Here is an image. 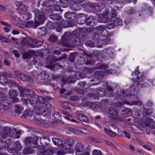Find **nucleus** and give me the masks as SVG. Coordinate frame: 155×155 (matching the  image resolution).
I'll return each mask as SVG.
<instances>
[{"mask_svg": "<svg viewBox=\"0 0 155 155\" xmlns=\"http://www.w3.org/2000/svg\"><path fill=\"white\" fill-rule=\"evenodd\" d=\"M135 73H133L132 75H133L134 74L137 75V78H132V80L134 81H137V85L138 86V87H146V86L144 84L146 83V82H144L145 80V76L142 75L140 76V77H138L137 74L138 75L140 73V72L137 70H135Z\"/></svg>", "mask_w": 155, "mask_h": 155, "instance_id": "nucleus-1", "label": "nucleus"}, {"mask_svg": "<svg viewBox=\"0 0 155 155\" xmlns=\"http://www.w3.org/2000/svg\"><path fill=\"white\" fill-rule=\"evenodd\" d=\"M72 37L71 34L70 32H66L64 36H62L60 43L63 45L67 47H71V37Z\"/></svg>", "mask_w": 155, "mask_h": 155, "instance_id": "nucleus-2", "label": "nucleus"}, {"mask_svg": "<svg viewBox=\"0 0 155 155\" xmlns=\"http://www.w3.org/2000/svg\"><path fill=\"white\" fill-rule=\"evenodd\" d=\"M99 79L96 78H94L93 79H89L88 80V82L90 81L91 82H93L86 84L84 82H81L79 83L78 85L82 88L87 89L91 85H97L99 83Z\"/></svg>", "mask_w": 155, "mask_h": 155, "instance_id": "nucleus-3", "label": "nucleus"}, {"mask_svg": "<svg viewBox=\"0 0 155 155\" xmlns=\"http://www.w3.org/2000/svg\"><path fill=\"white\" fill-rule=\"evenodd\" d=\"M35 16V21L38 24V26L41 24L43 23L45 21V17L44 14L42 12H40L38 11H36Z\"/></svg>", "mask_w": 155, "mask_h": 155, "instance_id": "nucleus-4", "label": "nucleus"}, {"mask_svg": "<svg viewBox=\"0 0 155 155\" xmlns=\"http://www.w3.org/2000/svg\"><path fill=\"white\" fill-rule=\"evenodd\" d=\"M84 150V147L81 143H78L76 145L75 150L76 155H89L88 153L83 154V152Z\"/></svg>", "mask_w": 155, "mask_h": 155, "instance_id": "nucleus-5", "label": "nucleus"}, {"mask_svg": "<svg viewBox=\"0 0 155 155\" xmlns=\"http://www.w3.org/2000/svg\"><path fill=\"white\" fill-rule=\"evenodd\" d=\"M145 125L151 129L155 128V123L152 118H147L144 120Z\"/></svg>", "mask_w": 155, "mask_h": 155, "instance_id": "nucleus-6", "label": "nucleus"}, {"mask_svg": "<svg viewBox=\"0 0 155 155\" xmlns=\"http://www.w3.org/2000/svg\"><path fill=\"white\" fill-rule=\"evenodd\" d=\"M11 104L7 100H4L2 104V108L5 112H8L11 110Z\"/></svg>", "mask_w": 155, "mask_h": 155, "instance_id": "nucleus-7", "label": "nucleus"}, {"mask_svg": "<svg viewBox=\"0 0 155 155\" xmlns=\"http://www.w3.org/2000/svg\"><path fill=\"white\" fill-rule=\"evenodd\" d=\"M72 37H71V40L70 41L71 43V46H73V45H79L80 44L79 39L77 35H74L71 34Z\"/></svg>", "mask_w": 155, "mask_h": 155, "instance_id": "nucleus-8", "label": "nucleus"}, {"mask_svg": "<svg viewBox=\"0 0 155 155\" xmlns=\"http://www.w3.org/2000/svg\"><path fill=\"white\" fill-rule=\"evenodd\" d=\"M54 151L52 147L51 146L48 147H45L41 152L43 155H51L54 153Z\"/></svg>", "mask_w": 155, "mask_h": 155, "instance_id": "nucleus-9", "label": "nucleus"}, {"mask_svg": "<svg viewBox=\"0 0 155 155\" xmlns=\"http://www.w3.org/2000/svg\"><path fill=\"white\" fill-rule=\"evenodd\" d=\"M123 23V21L120 19L117 18H115L114 19L113 23L110 24L108 27L109 28H113L114 26L121 25Z\"/></svg>", "mask_w": 155, "mask_h": 155, "instance_id": "nucleus-10", "label": "nucleus"}, {"mask_svg": "<svg viewBox=\"0 0 155 155\" xmlns=\"http://www.w3.org/2000/svg\"><path fill=\"white\" fill-rule=\"evenodd\" d=\"M63 148L64 150H58L57 153V155H64L67 153H72L73 152L72 149L69 147L64 146Z\"/></svg>", "mask_w": 155, "mask_h": 155, "instance_id": "nucleus-11", "label": "nucleus"}, {"mask_svg": "<svg viewBox=\"0 0 155 155\" xmlns=\"http://www.w3.org/2000/svg\"><path fill=\"white\" fill-rule=\"evenodd\" d=\"M86 5L92 8L95 12H99L101 11L100 6L97 3H93L88 2L86 3Z\"/></svg>", "mask_w": 155, "mask_h": 155, "instance_id": "nucleus-12", "label": "nucleus"}, {"mask_svg": "<svg viewBox=\"0 0 155 155\" xmlns=\"http://www.w3.org/2000/svg\"><path fill=\"white\" fill-rule=\"evenodd\" d=\"M108 114H111L114 116H117L118 115V110L116 107L112 106L108 109Z\"/></svg>", "mask_w": 155, "mask_h": 155, "instance_id": "nucleus-13", "label": "nucleus"}, {"mask_svg": "<svg viewBox=\"0 0 155 155\" xmlns=\"http://www.w3.org/2000/svg\"><path fill=\"white\" fill-rule=\"evenodd\" d=\"M87 17L83 13H80L78 16L77 22L80 24H83L85 23Z\"/></svg>", "mask_w": 155, "mask_h": 155, "instance_id": "nucleus-14", "label": "nucleus"}, {"mask_svg": "<svg viewBox=\"0 0 155 155\" xmlns=\"http://www.w3.org/2000/svg\"><path fill=\"white\" fill-rule=\"evenodd\" d=\"M11 129L9 127H6L4 128V131L1 134L2 137L5 139L8 137L10 136Z\"/></svg>", "mask_w": 155, "mask_h": 155, "instance_id": "nucleus-15", "label": "nucleus"}, {"mask_svg": "<svg viewBox=\"0 0 155 155\" xmlns=\"http://www.w3.org/2000/svg\"><path fill=\"white\" fill-rule=\"evenodd\" d=\"M41 143L42 145H48L49 144L50 140L48 136H42L40 139Z\"/></svg>", "mask_w": 155, "mask_h": 155, "instance_id": "nucleus-16", "label": "nucleus"}, {"mask_svg": "<svg viewBox=\"0 0 155 155\" xmlns=\"http://www.w3.org/2000/svg\"><path fill=\"white\" fill-rule=\"evenodd\" d=\"M22 90H19L20 91V94L23 95L25 94L27 95H31L34 94V92L31 89H26L24 90L21 87Z\"/></svg>", "mask_w": 155, "mask_h": 155, "instance_id": "nucleus-17", "label": "nucleus"}, {"mask_svg": "<svg viewBox=\"0 0 155 155\" xmlns=\"http://www.w3.org/2000/svg\"><path fill=\"white\" fill-rule=\"evenodd\" d=\"M38 23L36 22L35 21V22L32 21H28L25 24V26L26 27H32L34 28H36L38 25Z\"/></svg>", "mask_w": 155, "mask_h": 155, "instance_id": "nucleus-18", "label": "nucleus"}, {"mask_svg": "<svg viewBox=\"0 0 155 155\" xmlns=\"http://www.w3.org/2000/svg\"><path fill=\"white\" fill-rule=\"evenodd\" d=\"M34 150L29 147H25L22 151V153L24 155L31 154L34 153Z\"/></svg>", "mask_w": 155, "mask_h": 155, "instance_id": "nucleus-19", "label": "nucleus"}, {"mask_svg": "<svg viewBox=\"0 0 155 155\" xmlns=\"http://www.w3.org/2000/svg\"><path fill=\"white\" fill-rule=\"evenodd\" d=\"M76 15V13L75 12H66L64 15L66 18L71 20L74 19L75 18Z\"/></svg>", "mask_w": 155, "mask_h": 155, "instance_id": "nucleus-20", "label": "nucleus"}, {"mask_svg": "<svg viewBox=\"0 0 155 155\" xmlns=\"http://www.w3.org/2000/svg\"><path fill=\"white\" fill-rule=\"evenodd\" d=\"M38 95L34 94H32L31 98L29 99V101L31 104H35L38 102Z\"/></svg>", "mask_w": 155, "mask_h": 155, "instance_id": "nucleus-21", "label": "nucleus"}, {"mask_svg": "<svg viewBox=\"0 0 155 155\" xmlns=\"http://www.w3.org/2000/svg\"><path fill=\"white\" fill-rule=\"evenodd\" d=\"M6 74L0 72V83L2 84L6 83Z\"/></svg>", "mask_w": 155, "mask_h": 155, "instance_id": "nucleus-22", "label": "nucleus"}, {"mask_svg": "<svg viewBox=\"0 0 155 155\" xmlns=\"http://www.w3.org/2000/svg\"><path fill=\"white\" fill-rule=\"evenodd\" d=\"M9 85L12 87H17L19 90H22L21 87L20 86L19 84L15 82H14L13 80H10L8 82Z\"/></svg>", "mask_w": 155, "mask_h": 155, "instance_id": "nucleus-23", "label": "nucleus"}, {"mask_svg": "<svg viewBox=\"0 0 155 155\" xmlns=\"http://www.w3.org/2000/svg\"><path fill=\"white\" fill-rule=\"evenodd\" d=\"M30 53L34 54L35 53V52L33 51H29L28 53H24L23 54V58L25 59H31L32 57V56Z\"/></svg>", "mask_w": 155, "mask_h": 155, "instance_id": "nucleus-24", "label": "nucleus"}, {"mask_svg": "<svg viewBox=\"0 0 155 155\" xmlns=\"http://www.w3.org/2000/svg\"><path fill=\"white\" fill-rule=\"evenodd\" d=\"M74 141L73 139L69 138L64 143V147H66L65 146H68L69 147L71 146L74 144Z\"/></svg>", "mask_w": 155, "mask_h": 155, "instance_id": "nucleus-25", "label": "nucleus"}, {"mask_svg": "<svg viewBox=\"0 0 155 155\" xmlns=\"http://www.w3.org/2000/svg\"><path fill=\"white\" fill-rule=\"evenodd\" d=\"M38 137L37 136H35L31 140V146L33 147H35L37 145V142L38 140Z\"/></svg>", "mask_w": 155, "mask_h": 155, "instance_id": "nucleus-26", "label": "nucleus"}, {"mask_svg": "<svg viewBox=\"0 0 155 155\" xmlns=\"http://www.w3.org/2000/svg\"><path fill=\"white\" fill-rule=\"evenodd\" d=\"M63 82H64L65 83L70 84L71 83H74V78L72 76H71L68 77L67 79H65L64 78L62 79Z\"/></svg>", "mask_w": 155, "mask_h": 155, "instance_id": "nucleus-27", "label": "nucleus"}, {"mask_svg": "<svg viewBox=\"0 0 155 155\" xmlns=\"http://www.w3.org/2000/svg\"><path fill=\"white\" fill-rule=\"evenodd\" d=\"M78 118L81 121L87 122L88 121V118L85 116L81 114H79L77 115Z\"/></svg>", "mask_w": 155, "mask_h": 155, "instance_id": "nucleus-28", "label": "nucleus"}, {"mask_svg": "<svg viewBox=\"0 0 155 155\" xmlns=\"http://www.w3.org/2000/svg\"><path fill=\"white\" fill-rule=\"evenodd\" d=\"M13 147L18 152L21 150L22 147L18 141H16L13 144Z\"/></svg>", "mask_w": 155, "mask_h": 155, "instance_id": "nucleus-29", "label": "nucleus"}, {"mask_svg": "<svg viewBox=\"0 0 155 155\" xmlns=\"http://www.w3.org/2000/svg\"><path fill=\"white\" fill-rule=\"evenodd\" d=\"M53 143L56 146H59L62 143V141L60 139L56 137H54L52 139Z\"/></svg>", "mask_w": 155, "mask_h": 155, "instance_id": "nucleus-30", "label": "nucleus"}, {"mask_svg": "<svg viewBox=\"0 0 155 155\" xmlns=\"http://www.w3.org/2000/svg\"><path fill=\"white\" fill-rule=\"evenodd\" d=\"M38 29V32L39 34H41L42 36H44L45 35L47 32V30L45 27L39 28Z\"/></svg>", "mask_w": 155, "mask_h": 155, "instance_id": "nucleus-31", "label": "nucleus"}, {"mask_svg": "<svg viewBox=\"0 0 155 155\" xmlns=\"http://www.w3.org/2000/svg\"><path fill=\"white\" fill-rule=\"evenodd\" d=\"M8 94L11 98L16 97L18 95V94L16 92V91L15 90H10Z\"/></svg>", "mask_w": 155, "mask_h": 155, "instance_id": "nucleus-32", "label": "nucleus"}, {"mask_svg": "<svg viewBox=\"0 0 155 155\" xmlns=\"http://www.w3.org/2000/svg\"><path fill=\"white\" fill-rule=\"evenodd\" d=\"M108 66L105 64H101L99 65L98 66L95 67L96 69H104L105 70V72L107 73H110L109 71L106 68H107Z\"/></svg>", "mask_w": 155, "mask_h": 155, "instance_id": "nucleus-33", "label": "nucleus"}, {"mask_svg": "<svg viewBox=\"0 0 155 155\" xmlns=\"http://www.w3.org/2000/svg\"><path fill=\"white\" fill-rule=\"evenodd\" d=\"M104 132L107 134L111 137H114L116 135V134L112 131L108 129L104 128Z\"/></svg>", "mask_w": 155, "mask_h": 155, "instance_id": "nucleus-34", "label": "nucleus"}, {"mask_svg": "<svg viewBox=\"0 0 155 155\" xmlns=\"http://www.w3.org/2000/svg\"><path fill=\"white\" fill-rule=\"evenodd\" d=\"M123 112V114H124L125 116H129L132 114V111L131 109L130 108L127 109L125 110H122Z\"/></svg>", "mask_w": 155, "mask_h": 155, "instance_id": "nucleus-35", "label": "nucleus"}, {"mask_svg": "<svg viewBox=\"0 0 155 155\" xmlns=\"http://www.w3.org/2000/svg\"><path fill=\"white\" fill-rule=\"evenodd\" d=\"M50 18L53 20H60L62 19V17L59 15L56 14H52L50 16Z\"/></svg>", "mask_w": 155, "mask_h": 155, "instance_id": "nucleus-36", "label": "nucleus"}, {"mask_svg": "<svg viewBox=\"0 0 155 155\" xmlns=\"http://www.w3.org/2000/svg\"><path fill=\"white\" fill-rule=\"evenodd\" d=\"M17 134V131H16V130L15 128L11 129V131L10 132L9 137L18 138L19 137H18V136H16Z\"/></svg>", "mask_w": 155, "mask_h": 155, "instance_id": "nucleus-37", "label": "nucleus"}, {"mask_svg": "<svg viewBox=\"0 0 155 155\" xmlns=\"http://www.w3.org/2000/svg\"><path fill=\"white\" fill-rule=\"evenodd\" d=\"M31 112L29 110H26L24 112L23 115L22 116V117H24V118H26L27 117H31V115L30 114Z\"/></svg>", "mask_w": 155, "mask_h": 155, "instance_id": "nucleus-38", "label": "nucleus"}, {"mask_svg": "<svg viewBox=\"0 0 155 155\" xmlns=\"http://www.w3.org/2000/svg\"><path fill=\"white\" fill-rule=\"evenodd\" d=\"M129 104V103L127 101H123L122 102H116L115 104V106H116L118 107H121L122 105L124 104Z\"/></svg>", "mask_w": 155, "mask_h": 155, "instance_id": "nucleus-39", "label": "nucleus"}, {"mask_svg": "<svg viewBox=\"0 0 155 155\" xmlns=\"http://www.w3.org/2000/svg\"><path fill=\"white\" fill-rule=\"evenodd\" d=\"M58 40V37L55 35H51L50 36L48 40L52 42H55Z\"/></svg>", "mask_w": 155, "mask_h": 155, "instance_id": "nucleus-40", "label": "nucleus"}, {"mask_svg": "<svg viewBox=\"0 0 155 155\" xmlns=\"http://www.w3.org/2000/svg\"><path fill=\"white\" fill-rule=\"evenodd\" d=\"M29 40H31V39L28 37L24 38L21 41V43L22 45H25L29 43Z\"/></svg>", "mask_w": 155, "mask_h": 155, "instance_id": "nucleus-41", "label": "nucleus"}, {"mask_svg": "<svg viewBox=\"0 0 155 155\" xmlns=\"http://www.w3.org/2000/svg\"><path fill=\"white\" fill-rule=\"evenodd\" d=\"M94 68H85L83 69V72L84 73L87 74L90 73L94 71Z\"/></svg>", "mask_w": 155, "mask_h": 155, "instance_id": "nucleus-42", "label": "nucleus"}, {"mask_svg": "<svg viewBox=\"0 0 155 155\" xmlns=\"http://www.w3.org/2000/svg\"><path fill=\"white\" fill-rule=\"evenodd\" d=\"M8 151L9 153H12L13 155H17L18 153V152L14 147L9 148Z\"/></svg>", "mask_w": 155, "mask_h": 155, "instance_id": "nucleus-43", "label": "nucleus"}, {"mask_svg": "<svg viewBox=\"0 0 155 155\" xmlns=\"http://www.w3.org/2000/svg\"><path fill=\"white\" fill-rule=\"evenodd\" d=\"M32 138L30 137H26L25 138L24 142L26 145H29L31 142Z\"/></svg>", "mask_w": 155, "mask_h": 155, "instance_id": "nucleus-44", "label": "nucleus"}, {"mask_svg": "<svg viewBox=\"0 0 155 155\" xmlns=\"http://www.w3.org/2000/svg\"><path fill=\"white\" fill-rule=\"evenodd\" d=\"M61 114L59 113L56 112L54 114V117L57 121H60L61 120Z\"/></svg>", "mask_w": 155, "mask_h": 155, "instance_id": "nucleus-45", "label": "nucleus"}, {"mask_svg": "<svg viewBox=\"0 0 155 155\" xmlns=\"http://www.w3.org/2000/svg\"><path fill=\"white\" fill-rule=\"evenodd\" d=\"M46 101V99L41 96H38V102L44 103Z\"/></svg>", "mask_w": 155, "mask_h": 155, "instance_id": "nucleus-46", "label": "nucleus"}, {"mask_svg": "<svg viewBox=\"0 0 155 155\" xmlns=\"http://www.w3.org/2000/svg\"><path fill=\"white\" fill-rule=\"evenodd\" d=\"M15 111L16 113L20 114L22 110V108L20 107L18 105H15Z\"/></svg>", "mask_w": 155, "mask_h": 155, "instance_id": "nucleus-47", "label": "nucleus"}, {"mask_svg": "<svg viewBox=\"0 0 155 155\" xmlns=\"http://www.w3.org/2000/svg\"><path fill=\"white\" fill-rule=\"evenodd\" d=\"M0 40L3 42L8 43L10 42V40L2 36H0Z\"/></svg>", "mask_w": 155, "mask_h": 155, "instance_id": "nucleus-48", "label": "nucleus"}, {"mask_svg": "<svg viewBox=\"0 0 155 155\" xmlns=\"http://www.w3.org/2000/svg\"><path fill=\"white\" fill-rule=\"evenodd\" d=\"M92 18V16H88L87 18H86L85 22H86V24L87 25H89L91 23L93 19V18Z\"/></svg>", "mask_w": 155, "mask_h": 155, "instance_id": "nucleus-49", "label": "nucleus"}, {"mask_svg": "<svg viewBox=\"0 0 155 155\" xmlns=\"http://www.w3.org/2000/svg\"><path fill=\"white\" fill-rule=\"evenodd\" d=\"M40 76L41 77L42 79H46L48 77V75L45 71L42 72L40 74Z\"/></svg>", "mask_w": 155, "mask_h": 155, "instance_id": "nucleus-50", "label": "nucleus"}, {"mask_svg": "<svg viewBox=\"0 0 155 155\" xmlns=\"http://www.w3.org/2000/svg\"><path fill=\"white\" fill-rule=\"evenodd\" d=\"M117 15L116 11L113 9H112L110 14V16L112 17V18H114L117 16Z\"/></svg>", "mask_w": 155, "mask_h": 155, "instance_id": "nucleus-51", "label": "nucleus"}, {"mask_svg": "<svg viewBox=\"0 0 155 155\" xmlns=\"http://www.w3.org/2000/svg\"><path fill=\"white\" fill-rule=\"evenodd\" d=\"M51 1H44L42 5L43 7H48L51 6Z\"/></svg>", "mask_w": 155, "mask_h": 155, "instance_id": "nucleus-52", "label": "nucleus"}, {"mask_svg": "<svg viewBox=\"0 0 155 155\" xmlns=\"http://www.w3.org/2000/svg\"><path fill=\"white\" fill-rule=\"evenodd\" d=\"M62 107L64 109H68L69 107L68 103V102H64L61 104Z\"/></svg>", "mask_w": 155, "mask_h": 155, "instance_id": "nucleus-53", "label": "nucleus"}, {"mask_svg": "<svg viewBox=\"0 0 155 155\" xmlns=\"http://www.w3.org/2000/svg\"><path fill=\"white\" fill-rule=\"evenodd\" d=\"M27 77L26 75L21 73L19 78L23 81H27Z\"/></svg>", "mask_w": 155, "mask_h": 155, "instance_id": "nucleus-54", "label": "nucleus"}, {"mask_svg": "<svg viewBox=\"0 0 155 155\" xmlns=\"http://www.w3.org/2000/svg\"><path fill=\"white\" fill-rule=\"evenodd\" d=\"M86 45L90 47H94V44L91 40H89L86 43Z\"/></svg>", "mask_w": 155, "mask_h": 155, "instance_id": "nucleus-55", "label": "nucleus"}, {"mask_svg": "<svg viewBox=\"0 0 155 155\" xmlns=\"http://www.w3.org/2000/svg\"><path fill=\"white\" fill-rule=\"evenodd\" d=\"M11 142L9 139H6L4 142V146L5 147H8L11 145Z\"/></svg>", "mask_w": 155, "mask_h": 155, "instance_id": "nucleus-56", "label": "nucleus"}, {"mask_svg": "<svg viewBox=\"0 0 155 155\" xmlns=\"http://www.w3.org/2000/svg\"><path fill=\"white\" fill-rule=\"evenodd\" d=\"M93 155H101L102 152L100 150H95L93 151Z\"/></svg>", "mask_w": 155, "mask_h": 155, "instance_id": "nucleus-57", "label": "nucleus"}, {"mask_svg": "<svg viewBox=\"0 0 155 155\" xmlns=\"http://www.w3.org/2000/svg\"><path fill=\"white\" fill-rule=\"evenodd\" d=\"M75 54H70L69 58V60L71 62H73L75 59Z\"/></svg>", "mask_w": 155, "mask_h": 155, "instance_id": "nucleus-58", "label": "nucleus"}, {"mask_svg": "<svg viewBox=\"0 0 155 155\" xmlns=\"http://www.w3.org/2000/svg\"><path fill=\"white\" fill-rule=\"evenodd\" d=\"M128 147L132 152H134L136 150L137 148L131 144H129V145Z\"/></svg>", "mask_w": 155, "mask_h": 155, "instance_id": "nucleus-59", "label": "nucleus"}, {"mask_svg": "<svg viewBox=\"0 0 155 155\" xmlns=\"http://www.w3.org/2000/svg\"><path fill=\"white\" fill-rule=\"evenodd\" d=\"M112 17L109 16H105L103 17L104 19V22H109L112 20Z\"/></svg>", "mask_w": 155, "mask_h": 155, "instance_id": "nucleus-60", "label": "nucleus"}, {"mask_svg": "<svg viewBox=\"0 0 155 155\" xmlns=\"http://www.w3.org/2000/svg\"><path fill=\"white\" fill-rule=\"evenodd\" d=\"M134 130V132L136 134L140 133L141 132L140 128L137 126H135Z\"/></svg>", "mask_w": 155, "mask_h": 155, "instance_id": "nucleus-61", "label": "nucleus"}, {"mask_svg": "<svg viewBox=\"0 0 155 155\" xmlns=\"http://www.w3.org/2000/svg\"><path fill=\"white\" fill-rule=\"evenodd\" d=\"M132 104H135L138 105L139 106H141L142 105V102L140 101H133L132 102Z\"/></svg>", "mask_w": 155, "mask_h": 155, "instance_id": "nucleus-62", "label": "nucleus"}, {"mask_svg": "<svg viewBox=\"0 0 155 155\" xmlns=\"http://www.w3.org/2000/svg\"><path fill=\"white\" fill-rule=\"evenodd\" d=\"M144 114L146 115H148L152 112V111L150 109H147L145 108L144 109Z\"/></svg>", "mask_w": 155, "mask_h": 155, "instance_id": "nucleus-63", "label": "nucleus"}, {"mask_svg": "<svg viewBox=\"0 0 155 155\" xmlns=\"http://www.w3.org/2000/svg\"><path fill=\"white\" fill-rule=\"evenodd\" d=\"M14 74L15 76L18 78H19L21 74V72L18 71H13Z\"/></svg>", "mask_w": 155, "mask_h": 155, "instance_id": "nucleus-64", "label": "nucleus"}]
</instances>
